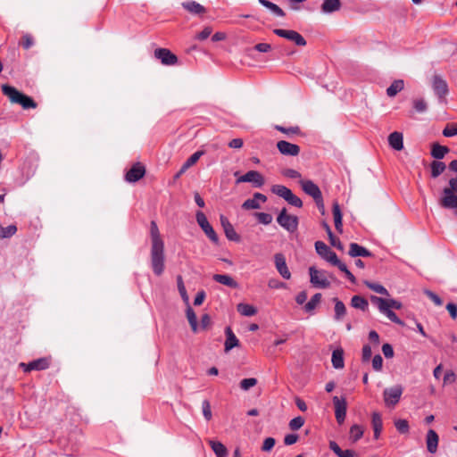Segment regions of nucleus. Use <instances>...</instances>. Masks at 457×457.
Listing matches in <instances>:
<instances>
[{
	"instance_id": "obj_61",
	"label": "nucleus",
	"mask_w": 457,
	"mask_h": 457,
	"mask_svg": "<svg viewBox=\"0 0 457 457\" xmlns=\"http://www.w3.org/2000/svg\"><path fill=\"white\" fill-rule=\"evenodd\" d=\"M289 204L295 206V207H302L303 202L302 200L294 195L293 193L289 195V197L286 200Z\"/></svg>"
},
{
	"instance_id": "obj_29",
	"label": "nucleus",
	"mask_w": 457,
	"mask_h": 457,
	"mask_svg": "<svg viewBox=\"0 0 457 457\" xmlns=\"http://www.w3.org/2000/svg\"><path fill=\"white\" fill-rule=\"evenodd\" d=\"M340 7V0H324V2L321 4V11L324 13H331L338 11Z\"/></svg>"
},
{
	"instance_id": "obj_25",
	"label": "nucleus",
	"mask_w": 457,
	"mask_h": 457,
	"mask_svg": "<svg viewBox=\"0 0 457 457\" xmlns=\"http://www.w3.org/2000/svg\"><path fill=\"white\" fill-rule=\"evenodd\" d=\"M388 143L393 149L401 151L403 148V134L397 131L391 133L388 137Z\"/></svg>"
},
{
	"instance_id": "obj_21",
	"label": "nucleus",
	"mask_w": 457,
	"mask_h": 457,
	"mask_svg": "<svg viewBox=\"0 0 457 457\" xmlns=\"http://www.w3.org/2000/svg\"><path fill=\"white\" fill-rule=\"evenodd\" d=\"M220 223L223 228V230L225 232L226 237L228 239L231 241H238L239 236L234 229L232 224L229 222V220L223 215H220Z\"/></svg>"
},
{
	"instance_id": "obj_19",
	"label": "nucleus",
	"mask_w": 457,
	"mask_h": 457,
	"mask_svg": "<svg viewBox=\"0 0 457 457\" xmlns=\"http://www.w3.org/2000/svg\"><path fill=\"white\" fill-rule=\"evenodd\" d=\"M274 262L276 269L280 276L285 279H289L291 278V272L287 265L285 256L282 253H276L274 255Z\"/></svg>"
},
{
	"instance_id": "obj_58",
	"label": "nucleus",
	"mask_w": 457,
	"mask_h": 457,
	"mask_svg": "<svg viewBox=\"0 0 457 457\" xmlns=\"http://www.w3.org/2000/svg\"><path fill=\"white\" fill-rule=\"evenodd\" d=\"M383 367V359L379 354H377L372 359V368L376 371H380Z\"/></svg>"
},
{
	"instance_id": "obj_4",
	"label": "nucleus",
	"mask_w": 457,
	"mask_h": 457,
	"mask_svg": "<svg viewBox=\"0 0 457 457\" xmlns=\"http://www.w3.org/2000/svg\"><path fill=\"white\" fill-rule=\"evenodd\" d=\"M443 197L440 204L445 208H457V179L453 178L449 180V187L443 190Z\"/></svg>"
},
{
	"instance_id": "obj_12",
	"label": "nucleus",
	"mask_w": 457,
	"mask_h": 457,
	"mask_svg": "<svg viewBox=\"0 0 457 457\" xmlns=\"http://www.w3.org/2000/svg\"><path fill=\"white\" fill-rule=\"evenodd\" d=\"M237 184L252 183L255 187H262L265 184L264 177L257 170H249L237 179Z\"/></svg>"
},
{
	"instance_id": "obj_46",
	"label": "nucleus",
	"mask_w": 457,
	"mask_h": 457,
	"mask_svg": "<svg viewBox=\"0 0 457 457\" xmlns=\"http://www.w3.org/2000/svg\"><path fill=\"white\" fill-rule=\"evenodd\" d=\"M445 170V165L442 162H433L431 163V175L433 178L438 177Z\"/></svg>"
},
{
	"instance_id": "obj_24",
	"label": "nucleus",
	"mask_w": 457,
	"mask_h": 457,
	"mask_svg": "<svg viewBox=\"0 0 457 457\" xmlns=\"http://www.w3.org/2000/svg\"><path fill=\"white\" fill-rule=\"evenodd\" d=\"M225 334H226V341H225L224 348H225V352L228 353L232 348L237 346L239 345V341L229 327L226 328Z\"/></svg>"
},
{
	"instance_id": "obj_31",
	"label": "nucleus",
	"mask_w": 457,
	"mask_h": 457,
	"mask_svg": "<svg viewBox=\"0 0 457 457\" xmlns=\"http://www.w3.org/2000/svg\"><path fill=\"white\" fill-rule=\"evenodd\" d=\"M329 448L338 456V457H357V453L353 450H342L339 445L331 441L329 443Z\"/></svg>"
},
{
	"instance_id": "obj_15",
	"label": "nucleus",
	"mask_w": 457,
	"mask_h": 457,
	"mask_svg": "<svg viewBox=\"0 0 457 457\" xmlns=\"http://www.w3.org/2000/svg\"><path fill=\"white\" fill-rule=\"evenodd\" d=\"M145 166L140 162H137L133 164L132 167L127 171L125 175V179L129 183H135L138 181L140 179H142L145 176Z\"/></svg>"
},
{
	"instance_id": "obj_51",
	"label": "nucleus",
	"mask_w": 457,
	"mask_h": 457,
	"mask_svg": "<svg viewBox=\"0 0 457 457\" xmlns=\"http://www.w3.org/2000/svg\"><path fill=\"white\" fill-rule=\"evenodd\" d=\"M443 135L447 137L457 135V123L448 124L443 130Z\"/></svg>"
},
{
	"instance_id": "obj_52",
	"label": "nucleus",
	"mask_w": 457,
	"mask_h": 457,
	"mask_svg": "<svg viewBox=\"0 0 457 457\" xmlns=\"http://www.w3.org/2000/svg\"><path fill=\"white\" fill-rule=\"evenodd\" d=\"M303 424H304L303 418L298 416L290 420L289 428L292 430H297V429L301 428L303 426Z\"/></svg>"
},
{
	"instance_id": "obj_8",
	"label": "nucleus",
	"mask_w": 457,
	"mask_h": 457,
	"mask_svg": "<svg viewBox=\"0 0 457 457\" xmlns=\"http://www.w3.org/2000/svg\"><path fill=\"white\" fill-rule=\"evenodd\" d=\"M403 388L401 385L386 388L383 392V398L386 406L395 407L400 401Z\"/></svg>"
},
{
	"instance_id": "obj_22",
	"label": "nucleus",
	"mask_w": 457,
	"mask_h": 457,
	"mask_svg": "<svg viewBox=\"0 0 457 457\" xmlns=\"http://www.w3.org/2000/svg\"><path fill=\"white\" fill-rule=\"evenodd\" d=\"M182 7L193 15H202L206 12L205 7L195 1L183 2Z\"/></svg>"
},
{
	"instance_id": "obj_43",
	"label": "nucleus",
	"mask_w": 457,
	"mask_h": 457,
	"mask_svg": "<svg viewBox=\"0 0 457 457\" xmlns=\"http://www.w3.org/2000/svg\"><path fill=\"white\" fill-rule=\"evenodd\" d=\"M321 300V294L317 293L315 294L311 300L304 305V310L307 312H312L320 303Z\"/></svg>"
},
{
	"instance_id": "obj_34",
	"label": "nucleus",
	"mask_w": 457,
	"mask_h": 457,
	"mask_svg": "<svg viewBox=\"0 0 457 457\" xmlns=\"http://www.w3.org/2000/svg\"><path fill=\"white\" fill-rule=\"evenodd\" d=\"M333 216L335 221L336 229L339 232H343V222H342V212L337 203L333 204Z\"/></svg>"
},
{
	"instance_id": "obj_36",
	"label": "nucleus",
	"mask_w": 457,
	"mask_h": 457,
	"mask_svg": "<svg viewBox=\"0 0 457 457\" xmlns=\"http://www.w3.org/2000/svg\"><path fill=\"white\" fill-rule=\"evenodd\" d=\"M209 445L217 457H226L227 456L228 450L222 443H220L219 441L210 440Z\"/></svg>"
},
{
	"instance_id": "obj_16",
	"label": "nucleus",
	"mask_w": 457,
	"mask_h": 457,
	"mask_svg": "<svg viewBox=\"0 0 457 457\" xmlns=\"http://www.w3.org/2000/svg\"><path fill=\"white\" fill-rule=\"evenodd\" d=\"M50 365V360L48 358H39L29 363L21 362L20 366L25 372L31 370H46Z\"/></svg>"
},
{
	"instance_id": "obj_10",
	"label": "nucleus",
	"mask_w": 457,
	"mask_h": 457,
	"mask_svg": "<svg viewBox=\"0 0 457 457\" xmlns=\"http://www.w3.org/2000/svg\"><path fill=\"white\" fill-rule=\"evenodd\" d=\"M431 85L439 101L445 102L449 92L447 82L440 75L436 74L432 77Z\"/></svg>"
},
{
	"instance_id": "obj_47",
	"label": "nucleus",
	"mask_w": 457,
	"mask_h": 457,
	"mask_svg": "<svg viewBox=\"0 0 457 457\" xmlns=\"http://www.w3.org/2000/svg\"><path fill=\"white\" fill-rule=\"evenodd\" d=\"M446 153H448V148L446 146L434 145L431 154L436 159H442Z\"/></svg>"
},
{
	"instance_id": "obj_49",
	"label": "nucleus",
	"mask_w": 457,
	"mask_h": 457,
	"mask_svg": "<svg viewBox=\"0 0 457 457\" xmlns=\"http://www.w3.org/2000/svg\"><path fill=\"white\" fill-rule=\"evenodd\" d=\"M275 129L277 130L284 133V134H287V135H297V134L300 133V129L297 126L290 127V128H285V127H282L280 125H276Z\"/></svg>"
},
{
	"instance_id": "obj_48",
	"label": "nucleus",
	"mask_w": 457,
	"mask_h": 457,
	"mask_svg": "<svg viewBox=\"0 0 457 457\" xmlns=\"http://www.w3.org/2000/svg\"><path fill=\"white\" fill-rule=\"evenodd\" d=\"M257 384V379L254 378H244L240 382V388L244 391H248Z\"/></svg>"
},
{
	"instance_id": "obj_7",
	"label": "nucleus",
	"mask_w": 457,
	"mask_h": 457,
	"mask_svg": "<svg viewBox=\"0 0 457 457\" xmlns=\"http://www.w3.org/2000/svg\"><path fill=\"white\" fill-rule=\"evenodd\" d=\"M277 222L290 233L295 232L298 228V218L288 214L286 208L282 209L279 212L277 217Z\"/></svg>"
},
{
	"instance_id": "obj_37",
	"label": "nucleus",
	"mask_w": 457,
	"mask_h": 457,
	"mask_svg": "<svg viewBox=\"0 0 457 457\" xmlns=\"http://www.w3.org/2000/svg\"><path fill=\"white\" fill-rule=\"evenodd\" d=\"M351 305L355 309H360L363 312L367 311L369 308L368 301L360 295H354L351 299Z\"/></svg>"
},
{
	"instance_id": "obj_1",
	"label": "nucleus",
	"mask_w": 457,
	"mask_h": 457,
	"mask_svg": "<svg viewBox=\"0 0 457 457\" xmlns=\"http://www.w3.org/2000/svg\"><path fill=\"white\" fill-rule=\"evenodd\" d=\"M150 261L151 267L156 276H161L165 270L164 242L161 237L155 221L150 223Z\"/></svg>"
},
{
	"instance_id": "obj_13",
	"label": "nucleus",
	"mask_w": 457,
	"mask_h": 457,
	"mask_svg": "<svg viewBox=\"0 0 457 457\" xmlns=\"http://www.w3.org/2000/svg\"><path fill=\"white\" fill-rule=\"evenodd\" d=\"M196 221L205 235L210 238L213 243H217L219 238L217 234L215 233L213 228L209 223L205 214L203 212L198 211L195 215Z\"/></svg>"
},
{
	"instance_id": "obj_59",
	"label": "nucleus",
	"mask_w": 457,
	"mask_h": 457,
	"mask_svg": "<svg viewBox=\"0 0 457 457\" xmlns=\"http://www.w3.org/2000/svg\"><path fill=\"white\" fill-rule=\"evenodd\" d=\"M275 439L273 437H267L262 444V450L264 452H270L275 445Z\"/></svg>"
},
{
	"instance_id": "obj_6",
	"label": "nucleus",
	"mask_w": 457,
	"mask_h": 457,
	"mask_svg": "<svg viewBox=\"0 0 457 457\" xmlns=\"http://www.w3.org/2000/svg\"><path fill=\"white\" fill-rule=\"evenodd\" d=\"M370 301L373 304L377 305L378 311L382 314L386 316L392 322L401 326L404 325L403 321L397 317V315L392 311V309L386 305V303L385 302V298L371 295Z\"/></svg>"
},
{
	"instance_id": "obj_2",
	"label": "nucleus",
	"mask_w": 457,
	"mask_h": 457,
	"mask_svg": "<svg viewBox=\"0 0 457 457\" xmlns=\"http://www.w3.org/2000/svg\"><path fill=\"white\" fill-rule=\"evenodd\" d=\"M2 92L6 96L12 104H18L22 106L23 109L36 108L37 104L34 100L18 91L15 87L9 85L2 86Z\"/></svg>"
},
{
	"instance_id": "obj_20",
	"label": "nucleus",
	"mask_w": 457,
	"mask_h": 457,
	"mask_svg": "<svg viewBox=\"0 0 457 457\" xmlns=\"http://www.w3.org/2000/svg\"><path fill=\"white\" fill-rule=\"evenodd\" d=\"M267 201V197L261 193H254L253 198L245 200L242 208L245 210H254L259 209L261 207L260 202L265 203Z\"/></svg>"
},
{
	"instance_id": "obj_56",
	"label": "nucleus",
	"mask_w": 457,
	"mask_h": 457,
	"mask_svg": "<svg viewBox=\"0 0 457 457\" xmlns=\"http://www.w3.org/2000/svg\"><path fill=\"white\" fill-rule=\"evenodd\" d=\"M256 217L258 220L264 225H268L272 221V216L269 213L257 212Z\"/></svg>"
},
{
	"instance_id": "obj_9",
	"label": "nucleus",
	"mask_w": 457,
	"mask_h": 457,
	"mask_svg": "<svg viewBox=\"0 0 457 457\" xmlns=\"http://www.w3.org/2000/svg\"><path fill=\"white\" fill-rule=\"evenodd\" d=\"M315 249L317 253L330 264L337 266L341 262L336 253L333 252L324 242L317 241L315 243Z\"/></svg>"
},
{
	"instance_id": "obj_64",
	"label": "nucleus",
	"mask_w": 457,
	"mask_h": 457,
	"mask_svg": "<svg viewBox=\"0 0 457 457\" xmlns=\"http://www.w3.org/2000/svg\"><path fill=\"white\" fill-rule=\"evenodd\" d=\"M446 310L448 311L451 318L455 320L457 318V305L453 303H449L446 304Z\"/></svg>"
},
{
	"instance_id": "obj_32",
	"label": "nucleus",
	"mask_w": 457,
	"mask_h": 457,
	"mask_svg": "<svg viewBox=\"0 0 457 457\" xmlns=\"http://www.w3.org/2000/svg\"><path fill=\"white\" fill-rule=\"evenodd\" d=\"M331 361L335 369L339 370L344 368V352L342 349H336L333 351Z\"/></svg>"
},
{
	"instance_id": "obj_35",
	"label": "nucleus",
	"mask_w": 457,
	"mask_h": 457,
	"mask_svg": "<svg viewBox=\"0 0 457 457\" xmlns=\"http://www.w3.org/2000/svg\"><path fill=\"white\" fill-rule=\"evenodd\" d=\"M203 154V151L194 153L181 166L180 173H185L190 167L195 165Z\"/></svg>"
},
{
	"instance_id": "obj_30",
	"label": "nucleus",
	"mask_w": 457,
	"mask_h": 457,
	"mask_svg": "<svg viewBox=\"0 0 457 457\" xmlns=\"http://www.w3.org/2000/svg\"><path fill=\"white\" fill-rule=\"evenodd\" d=\"M371 423L374 430V437L378 439L380 436L383 428L382 418L378 412L375 411L372 413Z\"/></svg>"
},
{
	"instance_id": "obj_62",
	"label": "nucleus",
	"mask_w": 457,
	"mask_h": 457,
	"mask_svg": "<svg viewBox=\"0 0 457 457\" xmlns=\"http://www.w3.org/2000/svg\"><path fill=\"white\" fill-rule=\"evenodd\" d=\"M34 44L33 37L29 34H25L21 39V45L25 49L30 48Z\"/></svg>"
},
{
	"instance_id": "obj_42",
	"label": "nucleus",
	"mask_w": 457,
	"mask_h": 457,
	"mask_svg": "<svg viewBox=\"0 0 457 457\" xmlns=\"http://www.w3.org/2000/svg\"><path fill=\"white\" fill-rule=\"evenodd\" d=\"M187 320H188V322L190 324V327H191L192 330L194 332H196L197 331V328H198L197 318H196V315H195V312L189 306V304L187 305Z\"/></svg>"
},
{
	"instance_id": "obj_33",
	"label": "nucleus",
	"mask_w": 457,
	"mask_h": 457,
	"mask_svg": "<svg viewBox=\"0 0 457 457\" xmlns=\"http://www.w3.org/2000/svg\"><path fill=\"white\" fill-rule=\"evenodd\" d=\"M237 312L245 317H251L257 313V309L249 303H240L237 305Z\"/></svg>"
},
{
	"instance_id": "obj_50",
	"label": "nucleus",
	"mask_w": 457,
	"mask_h": 457,
	"mask_svg": "<svg viewBox=\"0 0 457 457\" xmlns=\"http://www.w3.org/2000/svg\"><path fill=\"white\" fill-rule=\"evenodd\" d=\"M396 429L402 433L406 434L409 432V423L406 420H397L395 421Z\"/></svg>"
},
{
	"instance_id": "obj_38",
	"label": "nucleus",
	"mask_w": 457,
	"mask_h": 457,
	"mask_svg": "<svg viewBox=\"0 0 457 457\" xmlns=\"http://www.w3.org/2000/svg\"><path fill=\"white\" fill-rule=\"evenodd\" d=\"M363 433H364V429L361 426L357 425V424L353 425L350 428L349 438L353 443H356L358 440H360L362 437Z\"/></svg>"
},
{
	"instance_id": "obj_5",
	"label": "nucleus",
	"mask_w": 457,
	"mask_h": 457,
	"mask_svg": "<svg viewBox=\"0 0 457 457\" xmlns=\"http://www.w3.org/2000/svg\"><path fill=\"white\" fill-rule=\"evenodd\" d=\"M300 185L302 189L309 195H311L320 209L324 210V204L321 191L319 187L314 184L312 180L301 179Z\"/></svg>"
},
{
	"instance_id": "obj_26",
	"label": "nucleus",
	"mask_w": 457,
	"mask_h": 457,
	"mask_svg": "<svg viewBox=\"0 0 457 457\" xmlns=\"http://www.w3.org/2000/svg\"><path fill=\"white\" fill-rule=\"evenodd\" d=\"M213 279L231 288H237L238 287L237 282L229 275L227 274H215Z\"/></svg>"
},
{
	"instance_id": "obj_28",
	"label": "nucleus",
	"mask_w": 457,
	"mask_h": 457,
	"mask_svg": "<svg viewBox=\"0 0 457 457\" xmlns=\"http://www.w3.org/2000/svg\"><path fill=\"white\" fill-rule=\"evenodd\" d=\"M333 302L335 303L334 319L337 321H340L346 315V307H345V303L342 301H340L338 298H334Z\"/></svg>"
},
{
	"instance_id": "obj_39",
	"label": "nucleus",
	"mask_w": 457,
	"mask_h": 457,
	"mask_svg": "<svg viewBox=\"0 0 457 457\" xmlns=\"http://www.w3.org/2000/svg\"><path fill=\"white\" fill-rule=\"evenodd\" d=\"M258 2L278 17H284L286 15L285 12L278 5L268 0H258Z\"/></svg>"
},
{
	"instance_id": "obj_54",
	"label": "nucleus",
	"mask_w": 457,
	"mask_h": 457,
	"mask_svg": "<svg viewBox=\"0 0 457 457\" xmlns=\"http://www.w3.org/2000/svg\"><path fill=\"white\" fill-rule=\"evenodd\" d=\"M413 107L418 112H424L427 110V103L423 99H414Z\"/></svg>"
},
{
	"instance_id": "obj_40",
	"label": "nucleus",
	"mask_w": 457,
	"mask_h": 457,
	"mask_svg": "<svg viewBox=\"0 0 457 457\" xmlns=\"http://www.w3.org/2000/svg\"><path fill=\"white\" fill-rule=\"evenodd\" d=\"M271 192L285 200L293 193L289 188L282 185H273L271 187Z\"/></svg>"
},
{
	"instance_id": "obj_17",
	"label": "nucleus",
	"mask_w": 457,
	"mask_h": 457,
	"mask_svg": "<svg viewBox=\"0 0 457 457\" xmlns=\"http://www.w3.org/2000/svg\"><path fill=\"white\" fill-rule=\"evenodd\" d=\"M154 56L161 60L164 65H175L178 62L177 56L169 49L158 48L154 51Z\"/></svg>"
},
{
	"instance_id": "obj_53",
	"label": "nucleus",
	"mask_w": 457,
	"mask_h": 457,
	"mask_svg": "<svg viewBox=\"0 0 457 457\" xmlns=\"http://www.w3.org/2000/svg\"><path fill=\"white\" fill-rule=\"evenodd\" d=\"M203 414L206 420H210L212 417L211 404L208 400H204L202 403Z\"/></svg>"
},
{
	"instance_id": "obj_60",
	"label": "nucleus",
	"mask_w": 457,
	"mask_h": 457,
	"mask_svg": "<svg viewBox=\"0 0 457 457\" xmlns=\"http://www.w3.org/2000/svg\"><path fill=\"white\" fill-rule=\"evenodd\" d=\"M282 175L289 179H300L301 174L293 169H285L281 171Z\"/></svg>"
},
{
	"instance_id": "obj_23",
	"label": "nucleus",
	"mask_w": 457,
	"mask_h": 457,
	"mask_svg": "<svg viewBox=\"0 0 457 457\" xmlns=\"http://www.w3.org/2000/svg\"><path fill=\"white\" fill-rule=\"evenodd\" d=\"M439 437L436 432L429 429L426 436L427 449L430 453H435L437 451Z\"/></svg>"
},
{
	"instance_id": "obj_14",
	"label": "nucleus",
	"mask_w": 457,
	"mask_h": 457,
	"mask_svg": "<svg viewBox=\"0 0 457 457\" xmlns=\"http://www.w3.org/2000/svg\"><path fill=\"white\" fill-rule=\"evenodd\" d=\"M333 403L335 407V416L338 424H343L345 416H346V409L347 403L345 398H339L338 396L333 397Z\"/></svg>"
},
{
	"instance_id": "obj_41",
	"label": "nucleus",
	"mask_w": 457,
	"mask_h": 457,
	"mask_svg": "<svg viewBox=\"0 0 457 457\" xmlns=\"http://www.w3.org/2000/svg\"><path fill=\"white\" fill-rule=\"evenodd\" d=\"M404 83L403 80L398 79L395 80L390 87L386 89V94L388 96L393 97L397 95L400 91L403 89Z\"/></svg>"
},
{
	"instance_id": "obj_3",
	"label": "nucleus",
	"mask_w": 457,
	"mask_h": 457,
	"mask_svg": "<svg viewBox=\"0 0 457 457\" xmlns=\"http://www.w3.org/2000/svg\"><path fill=\"white\" fill-rule=\"evenodd\" d=\"M310 282L315 287L328 288L335 277L323 270H317L314 266L309 268Z\"/></svg>"
},
{
	"instance_id": "obj_57",
	"label": "nucleus",
	"mask_w": 457,
	"mask_h": 457,
	"mask_svg": "<svg viewBox=\"0 0 457 457\" xmlns=\"http://www.w3.org/2000/svg\"><path fill=\"white\" fill-rule=\"evenodd\" d=\"M455 380V373L453 370H447L444 376V386L453 384Z\"/></svg>"
},
{
	"instance_id": "obj_63",
	"label": "nucleus",
	"mask_w": 457,
	"mask_h": 457,
	"mask_svg": "<svg viewBox=\"0 0 457 457\" xmlns=\"http://www.w3.org/2000/svg\"><path fill=\"white\" fill-rule=\"evenodd\" d=\"M212 29L211 27H205L200 33L195 37L198 40H204L211 36Z\"/></svg>"
},
{
	"instance_id": "obj_55",
	"label": "nucleus",
	"mask_w": 457,
	"mask_h": 457,
	"mask_svg": "<svg viewBox=\"0 0 457 457\" xmlns=\"http://www.w3.org/2000/svg\"><path fill=\"white\" fill-rule=\"evenodd\" d=\"M341 271H343L346 278L352 282L355 283L356 279L355 277L352 274V272L347 269L346 265L343 263L342 262L337 266Z\"/></svg>"
},
{
	"instance_id": "obj_27",
	"label": "nucleus",
	"mask_w": 457,
	"mask_h": 457,
	"mask_svg": "<svg viewBox=\"0 0 457 457\" xmlns=\"http://www.w3.org/2000/svg\"><path fill=\"white\" fill-rule=\"evenodd\" d=\"M350 249H349V254L352 257H357V256H362V257H369L371 256V253L367 250L365 247L359 245L356 243H351L350 244Z\"/></svg>"
},
{
	"instance_id": "obj_45",
	"label": "nucleus",
	"mask_w": 457,
	"mask_h": 457,
	"mask_svg": "<svg viewBox=\"0 0 457 457\" xmlns=\"http://www.w3.org/2000/svg\"><path fill=\"white\" fill-rule=\"evenodd\" d=\"M364 283L370 289H371L372 291H374L378 294L384 295H389L387 289L380 284L373 283V282H370V281H365Z\"/></svg>"
},
{
	"instance_id": "obj_44",
	"label": "nucleus",
	"mask_w": 457,
	"mask_h": 457,
	"mask_svg": "<svg viewBox=\"0 0 457 457\" xmlns=\"http://www.w3.org/2000/svg\"><path fill=\"white\" fill-rule=\"evenodd\" d=\"M177 284H178V289H179V295H180L181 298L183 299L185 303L187 305H188L189 304V297H188V295L187 293V289L185 287V285H184V282H183V279H182L181 276H178L177 277Z\"/></svg>"
},
{
	"instance_id": "obj_18",
	"label": "nucleus",
	"mask_w": 457,
	"mask_h": 457,
	"mask_svg": "<svg viewBox=\"0 0 457 457\" xmlns=\"http://www.w3.org/2000/svg\"><path fill=\"white\" fill-rule=\"evenodd\" d=\"M277 148L283 155L296 156L300 153L299 145L292 144L286 140H280L277 143Z\"/></svg>"
},
{
	"instance_id": "obj_11",
	"label": "nucleus",
	"mask_w": 457,
	"mask_h": 457,
	"mask_svg": "<svg viewBox=\"0 0 457 457\" xmlns=\"http://www.w3.org/2000/svg\"><path fill=\"white\" fill-rule=\"evenodd\" d=\"M273 33L280 37H284L294 42L296 46H306V40L304 37L295 30L275 29H273Z\"/></svg>"
}]
</instances>
